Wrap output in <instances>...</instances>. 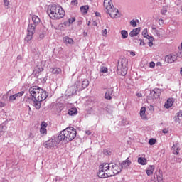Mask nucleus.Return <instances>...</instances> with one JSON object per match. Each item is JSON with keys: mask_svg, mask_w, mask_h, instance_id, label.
<instances>
[{"mask_svg": "<svg viewBox=\"0 0 182 182\" xmlns=\"http://www.w3.org/2000/svg\"><path fill=\"white\" fill-rule=\"evenodd\" d=\"M28 92L31 95V100L33 102L34 107L39 110L41 106V102L46 100L48 96H49V93L38 86L30 87Z\"/></svg>", "mask_w": 182, "mask_h": 182, "instance_id": "nucleus-1", "label": "nucleus"}, {"mask_svg": "<svg viewBox=\"0 0 182 182\" xmlns=\"http://www.w3.org/2000/svg\"><path fill=\"white\" fill-rule=\"evenodd\" d=\"M47 12L51 19L59 20L65 16V10L58 4H50L48 6Z\"/></svg>", "mask_w": 182, "mask_h": 182, "instance_id": "nucleus-2", "label": "nucleus"}, {"mask_svg": "<svg viewBox=\"0 0 182 182\" xmlns=\"http://www.w3.org/2000/svg\"><path fill=\"white\" fill-rule=\"evenodd\" d=\"M76 129L73 128V127H70L61 131L58 136V139L59 141H66V143H69V141H72V140L76 137Z\"/></svg>", "mask_w": 182, "mask_h": 182, "instance_id": "nucleus-3", "label": "nucleus"}, {"mask_svg": "<svg viewBox=\"0 0 182 182\" xmlns=\"http://www.w3.org/2000/svg\"><path fill=\"white\" fill-rule=\"evenodd\" d=\"M127 63L128 61L126 58H119L118 60L117 73L120 76H126V75H127Z\"/></svg>", "mask_w": 182, "mask_h": 182, "instance_id": "nucleus-4", "label": "nucleus"}, {"mask_svg": "<svg viewBox=\"0 0 182 182\" xmlns=\"http://www.w3.org/2000/svg\"><path fill=\"white\" fill-rule=\"evenodd\" d=\"M35 29H36V26L35 24H28L27 28V35L24 38L25 43H29L32 39H33V35H35Z\"/></svg>", "mask_w": 182, "mask_h": 182, "instance_id": "nucleus-5", "label": "nucleus"}, {"mask_svg": "<svg viewBox=\"0 0 182 182\" xmlns=\"http://www.w3.org/2000/svg\"><path fill=\"white\" fill-rule=\"evenodd\" d=\"M60 143V141H59V139L58 138H51L46 141L43 146L46 147V149H53V147H56L58 144Z\"/></svg>", "mask_w": 182, "mask_h": 182, "instance_id": "nucleus-6", "label": "nucleus"}, {"mask_svg": "<svg viewBox=\"0 0 182 182\" xmlns=\"http://www.w3.org/2000/svg\"><path fill=\"white\" fill-rule=\"evenodd\" d=\"M122 165L121 164H114L112 165V173H109V176L111 177H113V176H116L117 174H119V173L122 172Z\"/></svg>", "mask_w": 182, "mask_h": 182, "instance_id": "nucleus-7", "label": "nucleus"}, {"mask_svg": "<svg viewBox=\"0 0 182 182\" xmlns=\"http://www.w3.org/2000/svg\"><path fill=\"white\" fill-rule=\"evenodd\" d=\"M109 14V16L112 18V19L120 18V13H119V9L113 7L112 9L107 11Z\"/></svg>", "mask_w": 182, "mask_h": 182, "instance_id": "nucleus-8", "label": "nucleus"}, {"mask_svg": "<svg viewBox=\"0 0 182 182\" xmlns=\"http://www.w3.org/2000/svg\"><path fill=\"white\" fill-rule=\"evenodd\" d=\"M161 95V90L159 88H155L150 92L149 97L152 99H159Z\"/></svg>", "mask_w": 182, "mask_h": 182, "instance_id": "nucleus-9", "label": "nucleus"}, {"mask_svg": "<svg viewBox=\"0 0 182 182\" xmlns=\"http://www.w3.org/2000/svg\"><path fill=\"white\" fill-rule=\"evenodd\" d=\"M79 90V87H77V84H74L68 88L67 92L69 93V96H72V95H76V92Z\"/></svg>", "mask_w": 182, "mask_h": 182, "instance_id": "nucleus-10", "label": "nucleus"}, {"mask_svg": "<svg viewBox=\"0 0 182 182\" xmlns=\"http://www.w3.org/2000/svg\"><path fill=\"white\" fill-rule=\"evenodd\" d=\"M104 8L106 9V12H108V11L114 8L113 6V3L112 2V0H104Z\"/></svg>", "mask_w": 182, "mask_h": 182, "instance_id": "nucleus-11", "label": "nucleus"}, {"mask_svg": "<svg viewBox=\"0 0 182 182\" xmlns=\"http://www.w3.org/2000/svg\"><path fill=\"white\" fill-rule=\"evenodd\" d=\"M25 95V91H21L18 93H16L13 95H10L9 97V102H14V100H16L18 97H22Z\"/></svg>", "mask_w": 182, "mask_h": 182, "instance_id": "nucleus-12", "label": "nucleus"}, {"mask_svg": "<svg viewBox=\"0 0 182 182\" xmlns=\"http://www.w3.org/2000/svg\"><path fill=\"white\" fill-rule=\"evenodd\" d=\"M97 176L100 178H107V177L110 176V173H106V171H104L102 168H99V172L97 173Z\"/></svg>", "mask_w": 182, "mask_h": 182, "instance_id": "nucleus-13", "label": "nucleus"}, {"mask_svg": "<svg viewBox=\"0 0 182 182\" xmlns=\"http://www.w3.org/2000/svg\"><path fill=\"white\" fill-rule=\"evenodd\" d=\"M113 92H114V87L109 88L105 95V99L107 100H112V95H113Z\"/></svg>", "mask_w": 182, "mask_h": 182, "instance_id": "nucleus-14", "label": "nucleus"}, {"mask_svg": "<svg viewBox=\"0 0 182 182\" xmlns=\"http://www.w3.org/2000/svg\"><path fill=\"white\" fill-rule=\"evenodd\" d=\"M177 54L173 55H168L166 58V60L168 62V63H173L177 60Z\"/></svg>", "mask_w": 182, "mask_h": 182, "instance_id": "nucleus-15", "label": "nucleus"}, {"mask_svg": "<svg viewBox=\"0 0 182 182\" xmlns=\"http://www.w3.org/2000/svg\"><path fill=\"white\" fill-rule=\"evenodd\" d=\"M65 107V106L63 105V103L60 102H57L55 105H54V108L57 110V112L58 113H60V112H62L63 110V108Z\"/></svg>", "mask_w": 182, "mask_h": 182, "instance_id": "nucleus-16", "label": "nucleus"}, {"mask_svg": "<svg viewBox=\"0 0 182 182\" xmlns=\"http://www.w3.org/2000/svg\"><path fill=\"white\" fill-rule=\"evenodd\" d=\"M139 33H140V28H134L130 31L129 36L131 38H133L134 36H137Z\"/></svg>", "mask_w": 182, "mask_h": 182, "instance_id": "nucleus-17", "label": "nucleus"}, {"mask_svg": "<svg viewBox=\"0 0 182 182\" xmlns=\"http://www.w3.org/2000/svg\"><path fill=\"white\" fill-rule=\"evenodd\" d=\"M69 116H76L77 114V109L72 107L68 111Z\"/></svg>", "mask_w": 182, "mask_h": 182, "instance_id": "nucleus-18", "label": "nucleus"}, {"mask_svg": "<svg viewBox=\"0 0 182 182\" xmlns=\"http://www.w3.org/2000/svg\"><path fill=\"white\" fill-rule=\"evenodd\" d=\"M130 164H132V161H130V160H129V158H127L126 161H124L121 164V167H122V168H124V167H129V166H130Z\"/></svg>", "mask_w": 182, "mask_h": 182, "instance_id": "nucleus-19", "label": "nucleus"}, {"mask_svg": "<svg viewBox=\"0 0 182 182\" xmlns=\"http://www.w3.org/2000/svg\"><path fill=\"white\" fill-rule=\"evenodd\" d=\"M32 21H33V23H31V24L35 25L36 26H38L39 22H41V19L39 18V17H38V16H35V15L33 16Z\"/></svg>", "mask_w": 182, "mask_h": 182, "instance_id": "nucleus-20", "label": "nucleus"}, {"mask_svg": "<svg viewBox=\"0 0 182 182\" xmlns=\"http://www.w3.org/2000/svg\"><path fill=\"white\" fill-rule=\"evenodd\" d=\"M173 103H174V102H173V99H168L167 102L165 103L164 105L166 109H170V107L173 106Z\"/></svg>", "mask_w": 182, "mask_h": 182, "instance_id": "nucleus-21", "label": "nucleus"}, {"mask_svg": "<svg viewBox=\"0 0 182 182\" xmlns=\"http://www.w3.org/2000/svg\"><path fill=\"white\" fill-rule=\"evenodd\" d=\"M63 41H64L65 43H66L68 45H73V39H72L71 38L65 36L63 38Z\"/></svg>", "mask_w": 182, "mask_h": 182, "instance_id": "nucleus-22", "label": "nucleus"}, {"mask_svg": "<svg viewBox=\"0 0 182 182\" xmlns=\"http://www.w3.org/2000/svg\"><path fill=\"white\" fill-rule=\"evenodd\" d=\"M172 150H173V154H178V151H180V148H178V144H174L172 146Z\"/></svg>", "mask_w": 182, "mask_h": 182, "instance_id": "nucleus-23", "label": "nucleus"}, {"mask_svg": "<svg viewBox=\"0 0 182 182\" xmlns=\"http://www.w3.org/2000/svg\"><path fill=\"white\" fill-rule=\"evenodd\" d=\"M50 70L53 75H59V73H62V70L59 68H51Z\"/></svg>", "mask_w": 182, "mask_h": 182, "instance_id": "nucleus-24", "label": "nucleus"}, {"mask_svg": "<svg viewBox=\"0 0 182 182\" xmlns=\"http://www.w3.org/2000/svg\"><path fill=\"white\" fill-rule=\"evenodd\" d=\"M149 169H147L146 171V173L147 174V176H151L153 174V171H154V166L153 165H150L149 168H148Z\"/></svg>", "mask_w": 182, "mask_h": 182, "instance_id": "nucleus-25", "label": "nucleus"}, {"mask_svg": "<svg viewBox=\"0 0 182 182\" xmlns=\"http://www.w3.org/2000/svg\"><path fill=\"white\" fill-rule=\"evenodd\" d=\"M120 34L123 39H127L129 38V33L126 30H122Z\"/></svg>", "mask_w": 182, "mask_h": 182, "instance_id": "nucleus-26", "label": "nucleus"}, {"mask_svg": "<svg viewBox=\"0 0 182 182\" xmlns=\"http://www.w3.org/2000/svg\"><path fill=\"white\" fill-rule=\"evenodd\" d=\"M100 168H102L104 171H107L110 168V164H103L100 166Z\"/></svg>", "mask_w": 182, "mask_h": 182, "instance_id": "nucleus-27", "label": "nucleus"}, {"mask_svg": "<svg viewBox=\"0 0 182 182\" xmlns=\"http://www.w3.org/2000/svg\"><path fill=\"white\" fill-rule=\"evenodd\" d=\"M138 163L142 166H146V164H147V159H146V158L139 157L138 158Z\"/></svg>", "mask_w": 182, "mask_h": 182, "instance_id": "nucleus-28", "label": "nucleus"}, {"mask_svg": "<svg viewBox=\"0 0 182 182\" xmlns=\"http://www.w3.org/2000/svg\"><path fill=\"white\" fill-rule=\"evenodd\" d=\"M80 11L82 12V14H87V11H89V6H82L80 7Z\"/></svg>", "mask_w": 182, "mask_h": 182, "instance_id": "nucleus-29", "label": "nucleus"}, {"mask_svg": "<svg viewBox=\"0 0 182 182\" xmlns=\"http://www.w3.org/2000/svg\"><path fill=\"white\" fill-rule=\"evenodd\" d=\"M139 113H140V116H141V117H142V119H146V117H144V114H146V107H142L141 108Z\"/></svg>", "mask_w": 182, "mask_h": 182, "instance_id": "nucleus-30", "label": "nucleus"}, {"mask_svg": "<svg viewBox=\"0 0 182 182\" xmlns=\"http://www.w3.org/2000/svg\"><path fill=\"white\" fill-rule=\"evenodd\" d=\"M81 86H82V89H86V87H87V86H89V81H87V80L82 81Z\"/></svg>", "mask_w": 182, "mask_h": 182, "instance_id": "nucleus-31", "label": "nucleus"}, {"mask_svg": "<svg viewBox=\"0 0 182 182\" xmlns=\"http://www.w3.org/2000/svg\"><path fill=\"white\" fill-rule=\"evenodd\" d=\"M157 180L158 181H163V174L160 173V171L156 174Z\"/></svg>", "mask_w": 182, "mask_h": 182, "instance_id": "nucleus-32", "label": "nucleus"}, {"mask_svg": "<svg viewBox=\"0 0 182 182\" xmlns=\"http://www.w3.org/2000/svg\"><path fill=\"white\" fill-rule=\"evenodd\" d=\"M149 143L150 146H153V145L156 144V139H154V138L150 139L149 141Z\"/></svg>", "mask_w": 182, "mask_h": 182, "instance_id": "nucleus-33", "label": "nucleus"}, {"mask_svg": "<svg viewBox=\"0 0 182 182\" xmlns=\"http://www.w3.org/2000/svg\"><path fill=\"white\" fill-rule=\"evenodd\" d=\"M130 26L133 28H136V26H137V22H136L134 19H133L130 21Z\"/></svg>", "mask_w": 182, "mask_h": 182, "instance_id": "nucleus-34", "label": "nucleus"}, {"mask_svg": "<svg viewBox=\"0 0 182 182\" xmlns=\"http://www.w3.org/2000/svg\"><path fill=\"white\" fill-rule=\"evenodd\" d=\"M161 15H166L167 14V8L163 7L161 10Z\"/></svg>", "mask_w": 182, "mask_h": 182, "instance_id": "nucleus-35", "label": "nucleus"}, {"mask_svg": "<svg viewBox=\"0 0 182 182\" xmlns=\"http://www.w3.org/2000/svg\"><path fill=\"white\" fill-rule=\"evenodd\" d=\"M40 133L41 134H47L46 128H41L40 129Z\"/></svg>", "mask_w": 182, "mask_h": 182, "instance_id": "nucleus-36", "label": "nucleus"}, {"mask_svg": "<svg viewBox=\"0 0 182 182\" xmlns=\"http://www.w3.org/2000/svg\"><path fill=\"white\" fill-rule=\"evenodd\" d=\"M127 120L126 119H123L121 122H119V126H126Z\"/></svg>", "mask_w": 182, "mask_h": 182, "instance_id": "nucleus-37", "label": "nucleus"}, {"mask_svg": "<svg viewBox=\"0 0 182 182\" xmlns=\"http://www.w3.org/2000/svg\"><path fill=\"white\" fill-rule=\"evenodd\" d=\"M142 35H143L144 38H146V36H149V34H147V28H144L143 30Z\"/></svg>", "mask_w": 182, "mask_h": 182, "instance_id": "nucleus-38", "label": "nucleus"}, {"mask_svg": "<svg viewBox=\"0 0 182 182\" xmlns=\"http://www.w3.org/2000/svg\"><path fill=\"white\" fill-rule=\"evenodd\" d=\"M4 133H5V131L4 130V126H0V136H4Z\"/></svg>", "mask_w": 182, "mask_h": 182, "instance_id": "nucleus-39", "label": "nucleus"}, {"mask_svg": "<svg viewBox=\"0 0 182 182\" xmlns=\"http://www.w3.org/2000/svg\"><path fill=\"white\" fill-rule=\"evenodd\" d=\"M46 127H48V124L45 122H42L41 128L46 129Z\"/></svg>", "mask_w": 182, "mask_h": 182, "instance_id": "nucleus-40", "label": "nucleus"}, {"mask_svg": "<svg viewBox=\"0 0 182 182\" xmlns=\"http://www.w3.org/2000/svg\"><path fill=\"white\" fill-rule=\"evenodd\" d=\"M145 38L149 40V41H154V38L150 36L149 35L146 36Z\"/></svg>", "mask_w": 182, "mask_h": 182, "instance_id": "nucleus-41", "label": "nucleus"}, {"mask_svg": "<svg viewBox=\"0 0 182 182\" xmlns=\"http://www.w3.org/2000/svg\"><path fill=\"white\" fill-rule=\"evenodd\" d=\"M100 71L102 72V73H107V68H102Z\"/></svg>", "mask_w": 182, "mask_h": 182, "instance_id": "nucleus-42", "label": "nucleus"}, {"mask_svg": "<svg viewBox=\"0 0 182 182\" xmlns=\"http://www.w3.org/2000/svg\"><path fill=\"white\" fill-rule=\"evenodd\" d=\"M76 21V18L75 17H72L68 19V23H72L73 22H75Z\"/></svg>", "mask_w": 182, "mask_h": 182, "instance_id": "nucleus-43", "label": "nucleus"}, {"mask_svg": "<svg viewBox=\"0 0 182 182\" xmlns=\"http://www.w3.org/2000/svg\"><path fill=\"white\" fill-rule=\"evenodd\" d=\"M102 33L103 36H106V35H107V29L102 30Z\"/></svg>", "mask_w": 182, "mask_h": 182, "instance_id": "nucleus-44", "label": "nucleus"}, {"mask_svg": "<svg viewBox=\"0 0 182 182\" xmlns=\"http://www.w3.org/2000/svg\"><path fill=\"white\" fill-rule=\"evenodd\" d=\"M78 2L77 0H72L71 1V5H77Z\"/></svg>", "mask_w": 182, "mask_h": 182, "instance_id": "nucleus-45", "label": "nucleus"}, {"mask_svg": "<svg viewBox=\"0 0 182 182\" xmlns=\"http://www.w3.org/2000/svg\"><path fill=\"white\" fill-rule=\"evenodd\" d=\"M4 6H8L9 5V1L4 0Z\"/></svg>", "mask_w": 182, "mask_h": 182, "instance_id": "nucleus-46", "label": "nucleus"}, {"mask_svg": "<svg viewBox=\"0 0 182 182\" xmlns=\"http://www.w3.org/2000/svg\"><path fill=\"white\" fill-rule=\"evenodd\" d=\"M156 66V63H154V62L151 61L149 63V68H154Z\"/></svg>", "mask_w": 182, "mask_h": 182, "instance_id": "nucleus-47", "label": "nucleus"}, {"mask_svg": "<svg viewBox=\"0 0 182 182\" xmlns=\"http://www.w3.org/2000/svg\"><path fill=\"white\" fill-rule=\"evenodd\" d=\"M177 117H182V111H179L177 114H176Z\"/></svg>", "mask_w": 182, "mask_h": 182, "instance_id": "nucleus-48", "label": "nucleus"}, {"mask_svg": "<svg viewBox=\"0 0 182 182\" xmlns=\"http://www.w3.org/2000/svg\"><path fill=\"white\" fill-rule=\"evenodd\" d=\"M164 23V20H163V18L159 19V25H163Z\"/></svg>", "mask_w": 182, "mask_h": 182, "instance_id": "nucleus-49", "label": "nucleus"}, {"mask_svg": "<svg viewBox=\"0 0 182 182\" xmlns=\"http://www.w3.org/2000/svg\"><path fill=\"white\" fill-rule=\"evenodd\" d=\"M6 106V104L5 102H0V107H5Z\"/></svg>", "mask_w": 182, "mask_h": 182, "instance_id": "nucleus-50", "label": "nucleus"}, {"mask_svg": "<svg viewBox=\"0 0 182 182\" xmlns=\"http://www.w3.org/2000/svg\"><path fill=\"white\" fill-rule=\"evenodd\" d=\"M140 45L141 46H144V45H146V43H144V40H141Z\"/></svg>", "mask_w": 182, "mask_h": 182, "instance_id": "nucleus-51", "label": "nucleus"}, {"mask_svg": "<svg viewBox=\"0 0 182 182\" xmlns=\"http://www.w3.org/2000/svg\"><path fill=\"white\" fill-rule=\"evenodd\" d=\"M174 160H176L178 163H181L182 160L180 158H174Z\"/></svg>", "mask_w": 182, "mask_h": 182, "instance_id": "nucleus-52", "label": "nucleus"}, {"mask_svg": "<svg viewBox=\"0 0 182 182\" xmlns=\"http://www.w3.org/2000/svg\"><path fill=\"white\" fill-rule=\"evenodd\" d=\"M174 120H175V122H178V123H180V118L179 117H175Z\"/></svg>", "mask_w": 182, "mask_h": 182, "instance_id": "nucleus-53", "label": "nucleus"}, {"mask_svg": "<svg viewBox=\"0 0 182 182\" xmlns=\"http://www.w3.org/2000/svg\"><path fill=\"white\" fill-rule=\"evenodd\" d=\"M155 33L157 35V36L160 37V32H159V30L155 29Z\"/></svg>", "mask_w": 182, "mask_h": 182, "instance_id": "nucleus-54", "label": "nucleus"}, {"mask_svg": "<svg viewBox=\"0 0 182 182\" xmlns=\"http://www.w3.org/2000/svg\"><path fill=\"white\" fill-rule=\"evenodd\" d=\"M39 38H40V39H43V38H45V34L44 33L40 34Z\"/></svg>", "mask_w": 182, "mask_h": 182, "instance_id": "nucleus-55", "label": "nucleus"}, {"mask_svg": "<svg viewBox=\"0 0 182 182\" xmlns=\"http://www.w3.org/2000/svg\"><path fill=\"white\" fill-rule=\"evenodd\" d=\"M153 42H154V41H149V42L148 43V45H149V48H151V46H153Z\"/></svg>", "mask_w": 182, "mask_h": 182, "instance_id": "nucleus-56", "label": "nucleus"}, {"mask_svg": "<svg viewBox=\"0 0 182 182\" xmlns=\"http://www.w3.org/2000/svg\"><path fill=\"white\" fill-rule=\"evenodd\" d=\"M86 134H87L88 136H90V134H92V132L87 130L85 131Z\"/></svg>", "mask_w": 182, "mask_h": 182, "instance_id": "nucleus-57", "label": "nucleus"}, {"mask_svg": "<svg viewBox=\"0 0 182 182\" xmlns=\"http://www.w3.org/2000/svg\"><path fill=\"white\" fill-rule=\"evenodd\" d=\"M163 133H164V134L168 133V130H167V129H164L162 131Z\"/></svg>", "mask_w": 182, "mask_h": 182, "instance_id": "nucleus-58", "label": "nucleus"}, {"mask_svg": "<svg viewBox=\"0 0 182 182\" xmlns=\"http://www.w3.org/2000/svg\"><path fill=\"white\" fill-rule=\"evenodd\" d=\"M17 60H22V55H18Z\"/></svg>", "mask_w": 182, "mask_h": 182, "instance_id": "nucleus-59", "label": "nucleus"}, {"mask_svg": "<svg viewBox=\"0 0 182 182\" xmlns=\"http://www.w3.org/2000/svg\"><path fill=\"white\" fill-rule=\"evenodd\" d=\"M150 107L149 110H151L152 112L154 111V107L153 105H151Z\"/></svg>", "mask_w": 182, "mask_h": 182, "instance_id": "nucleus-60", "label": "nucleus"}, {"mask_svg": "<svg viewBox=\"0 0 182 182\" xmlns=\"http://www.w3.org/2000/svg\"><path fill=\"white\" fill-rule=\"evenodd\" d=\"M38 72H43V68H38Z\"/></svg>", "mask_w": 182, "mask_h": 182, "instance_id": "nucleus-61", "label": "nucleus"}, {"mask_svg": "<svg viewBox=\"0 0 182 182\" xmlns=\"http://www.w3.org/2000/svg\"><path fill=\"white\" fill-rule=\"evenodd\" d=\"M95 16H100V13L95 12Z\"/></svg>", "mask_w": 182, "mask_h": 182, "instance_id": "nucleus-62", "label": "nucleus"}, {"mask_svg": "<svg viewBox=\"0 0 182 182\" xmlns=\"http://www.w3.org/2000/svg\"><path fill=\"white\" fill-rule=\"evenodd\" d=\"M92 24L94 25V26H97V23L96 21H93Z\"/></svg>", "mask_w": 182, "mask_h": 182, "instance_id": "nucleus-63", "label": "nucleus"}, {"mask_svg": "<svg viewBox=\"0 0 182 182\" xmlns=\"http://www.w3.org/2000/svg\"><path fill=\"white\" fill-rule=\"evenodd\" d=\"M83 35H84L85 38H86V36L87 35V32H84Z\"/></svg>", "mask_w": 182, "mask_h": 182, "instance_id": "nucleus-64", "label": "nucleus"}]
</instances>
